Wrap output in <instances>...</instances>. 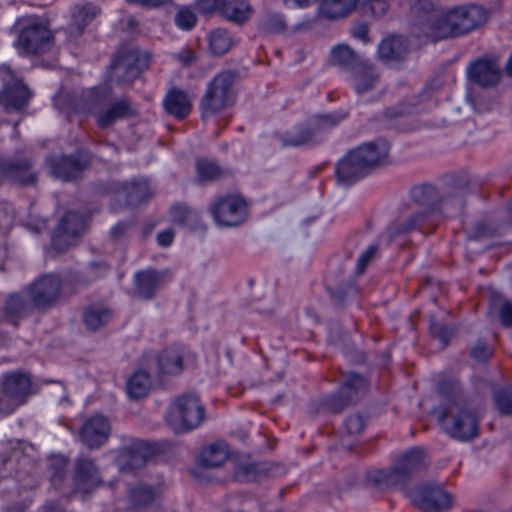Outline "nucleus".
<instances>
[{
	"mask_svg": "<svg viewBox=\"0 0 512 512\" xmlns=\"http://www.w3.org/2000/svg\"><path fill=\"white\" fill-rule=\"evenodd\" d=\"M389 151L390 145L383 139L366 142L349 150L336 164L335 176L338 183L350 186L385 166Z\"/></svg>",
	"mask_w": 512,
	"mask_h": 512,
	"instance_id": "nucleus-1",
	"label": "nucleus"
},
{
	"mask_svg": "<svg viewBox=\"0 0 512 512\" xmlns=\"http://www.w3.org/2000/svg\"><path fill=\"white\" fill-rule=\"evenodd\" d=\"M345 118L346 114L336 112L315 114L296 125L292 131L275 133V137L284 148L317 145L321 143L324 134Z\"/></svg>",
	"mask_w": 512,
	"mask_h": 512,
	"instance_id": "nucleus-2",
	"label": "nucleus"
},
{
	"mask_svg": "<svg viewBox=\"0 0 512 512\" xmlns=\"http://www.w3.org/2000/svg\"><path fill=\"white\" fill-rule=\"evenodd\" d=\"M409 194L412 202L422 207L424 211L414 213L407 219H397L392 222L386 230L389 243L413 230H422L430 212L441 202L445 201V198L441 197L438 190L428 183L412 187Z\"/></svg>",
	"mask_w": 512,
	"mask_h": 512,
	"instance_id": "nucleus-3",
	"label": "nucleus"
},
{
	"mask_svg": "<svg viewBox=\"0 0 512 512\" xmlns=\"http://www.w3.org/2000/svg\"><path fill=\"white\" fill-rule=\"evenodd\" d=\"M424 450L413 447L401 455L389 470H377L367 476L368 483L379 490L404 487L410 477L424 468Z\"/></svg>",
	"mask_w": 512,
	"mask_h": 512,
	"instance_id": "nucleus-4",
	"label": "nucleus"
},
{
	"mask_svg": "<svg viewBox=\"0 0 512 512\" xmlns=\"http://www.w3.org/2000/svg\"><path fill=\"white\" fill-rule=\"evenodd\" d=\"M236 79L237 72L232 70L221 71L212 78L199 103L203 119L215 116L234 105Z\"/></svg>",
	"mask_w": 512,
	"mask_h": 512,
	"instance_id": "nucleus-5",
	"label": "nucleus"
},
{
	"mask_svg": "<svg viewBox=\"0 0 512 512\" xmlns=\"http://www.w3.org/2000/svg\"><path fill=\"white\" fill-rule=\"evenodd\" d=\"M205 419V406L193 394H182L169 405L165 414L167 425L176 433H188L198 428Z\"/></svg>",
	"mask_w": 512,
	"mask_h": 512,
	"instance_id": "nucleus-6",
	"label": "nucleus"
},
{
	"mask_svg": "<svg viewBox=\"0 0 512 512\" xmlns=\"http://www.w3.org/2000/svg\"><path fill=\"white\" fill-rule=\"evenodd\" d=\"M150 55L138 48L121 46L112 56L108 71L118 86H130L149 68Z\"/></svg>",
	"mask_w": 512,
	"mask_h": 512,
	"instance_id": "nucleus-7",
	"label": "nucleus"
},
{
	"mask_svg": "<svg viewBox=\"0 0 512 512\" xmlns=\"http://www.w3.org/2000/svg\"><path fill=\"white\" fill-rule=\"evenodd\" d=\"M438 420L447 435L461 442L472 441L480 434V416L469 403L448 411H440Z\"/></svg>",
	"mask_w": 512,
	"mask_h": 512,
	"instance_id": "nucleus-8",
	"label": "nucleus"
},
{
	"mask_svg": "<svg viewBox=\"0 0 512 512\" xmlns=\"http://www.w3.org/2000/svg\"><path fill=\"white\" fill-rule=\"evenodd\" d=\"M208 212L218 226L236 227L247 220L249 204L240 193L217 195L209 203Z\"/></svg>",
	"mask_w": 512,
	"mask_h": 512,
	"instance_id": "nucleus-9",
	"label": "nucleus"
},
{
	"mask_svg": "<svg viewBox=\"0 0 512 512\" xmlns=\"http://www.w3.org/2000/svg\"><path fill=\"white\" fill-rule=\"evenodd\" d=\"M33 310L47 312L56 307L65 295L63 279L56 273L37 277L26 288Z\"/></svg>",
	"mask_w": 512,
	"mask_h": 512,
	"instance_id": "nucleus-10",
	"label": "nucleus"
},
{
	"mask_svg": "<svg viewBox=\"0 0 512 512\" xmlns=\"http://www.w3.org/2000/svg\"><path fill=\"white\" fill-rule=\"evenodd\" d=\"M35 393L29 374L20 371L4 374L0 380V413H12Z\"/></svg>",
	"mask_w": 512,
	"mask_h": 512,
	"instance_id": "nucleus-11",
	"label": "nucleus"
},
{
	"mask_svg": "<svg viewBox=\"0 0 512 512\" xmlns=\"http://www.w3.org/2000/svg\"><path fill=\"white\" fill-rule=\"evenodd\" d=\"M406 494L421 512H443L453 506V495L437 483H420L409 489Z\"/></svg>",
	"mask_w": 512,
	"mask_h": 512,
	"instance_id": "nucleus-12",
	"label": "nucleus"
},
{
	"mask_svg": "<svg viewBox=\"0 0 512 512\" xmlns=\"http://www.w3.org/2000/svg\"><path fill=\"white\" fill-rule=\"evenodd\" d=\"M13 30L18 33L16 45L25 54L39 55L49 50L52 35L43 24L21 18L14 24Z\"/></svg>",
	"mask_w": 512,
	"mask_h": 512,
	"instance_id": "nucleus-13",
	"label": "nucleus"
},
{
	"mask_svg": "<svg viewBox=\"0 0 512 512\" xmlns=\"http://www.w3.org/2000/svg\"><path fill=\"white\" fill-rule=\"evenodd\" d=\"M186 349L180 345H171L157 354H144L143 365L152 370L159 380L166 376L175 377L184 370Z\"/></svg>",
	"mask_w": 512,
	"mask_h": 512,
	"instance_id": "nucleus-14",
	"label": "nucleus"
},
{
	"mask_svg": "<svg viewBox=\"0 0 512 512\" xmlns=\"http://www.w3.org/2000/svg\"><path fill=\"white\" fill-rule=\"evenodd\" d=\"M92 155L85 150H78L71 155L51 157L47 160L51 174L62 181H73L91 164Z\"/></svg>",
	"mask_w": 512,
	"mask_h": 512,
	"instance_id": "nucleus-15",
	"label": "nucleus"
},
{
	"mask_svg": "<svg viewBox=\"0 0 512 512\" xmlns=\"http://www.w3.org/2000/svg\"><path fill=\"white\" fill-rule=\"evenodd\" d=\"M33 163L26 156L5 159L0 157V179L22 186L34 185L37 175L32 171Z\"/></svg>",
	"mask_w": 512,
	"mask_h": 512,
	"instance_id": "nucleus-16",
	"label": "nucleus"
},
{
	"mask_svg": "<svg viewBox=\"0 0 512 512\" xmlns=\"http://www.w3.org/2000/svg\"><path fill=\"white\" fill-rule=\"evenodd\" d=\"M84 229V219L77 212L68 211L64 214L54 230L52 245L58 251H66L73 245L75 238Z\"/></svg>",
	"mask_w": 512,
	"mask_h": 512,
	"instance_id": "nucleus-17",
	"label": "nucleus"
},
{
	"mask_svg": "<svg viewBox=\"0 0 512 512\" xmlns=\"http://www.w3.org/2000/svg\"><path fill=\"white\" fill-rule=\"evenodd\" d=\"M111 433V424L104 415H94L86 419L79 430L80 441L89 449L104 445Z\"/></svg>",
	"mask_w": 512,
	"mask_h": 512,
	"instance_id": "nucleus-18",
	"label": "nucleus"
},
{
	"mask_svg": "<svg viewBox=\"0 0 512 512\" xmlns=\"http://www.w3.org/2000/svg\"><path fill=\"white\" fill-rule=\"evenodd\" d=\"M139 115L133 100L129 96L114 99L109 106L96 114V124L100 129H106L116 122L136 118Z\"/></svg>",
	"mask_w": 512,
	"mask_h": 512,
	"instance_id": "nucleus-19",
	"label": "nucleus"
},
{
	"mask_svg": "<svg viewBox=\"0 0 512 512\" xmlns=\"http://www.w3.org/2000/svg\"><path fill=\"white\" fill-rule=\"evenodd\" d=\"M455 26L456 35L462 36L483 26L489 17V12L479 5H467L457 7L451 10Z\"/></svg>",
	"mask_w": 512,
	"mask_h": 512,
	"instance_id": "nucleus-20",
	"label": "nucleus"
},
{
	"mask_svg": "<svg viewBox=\"0 0 512 512\" xmlns=\"http://www.w3.org/2000/svg\"><path fill=\"white\" fill-rule=\"evenodd\" d=\"M73 478L75 488L85 494L90 493L103 483L95 460L87 456L76 458Z\"/></svg>",
	"mask_w": 512,
	"mask_h": 512,
	"instance_id": "nucleus-21",
	"label": "nucleus"
},
{
	"mask_svg": "<svg viewBox=\"0 0 512 512\" xmlns=\"http://www.w3.org/2000/svg\"><path fill=\"white\" fill-rule=\"evenodd\" d=\"M467 75L474 84L482 88H491L499 83L501 70L495 60L480 58L468 66Z\"/></svg>",
	"mask_w": 512,
	"mask_h": 512,
	"instance_id": "nucleus-22",
	"label": "nucleus"
},
{
	"mask_svg": "<svg viewBox=\"0 0 512 512\" xmlns=\"http://www.w3.org/2000/svg\"><path fill=\"white\" fill-rule=\"evenodd\" d=\"M31 97L28 87L20 80L4 85L0 91V105L6 110H22L26 108Z\"/></svg>",
	"mask_w": 512,
	"mask_h": 512,
	"instance_id": "nucleus-23",
	"label": "nucleus"
},
{
	"mask_svg": "<svg viewBox=\"0 0 512 512\" xmlns=\"http://www.w3.org/2000/svg\"><path fill=\"white\" fill-rule=\"evenodd\" d=\"M196 182L199 185H207L222 179L232 177L233 172L224 168L213 159L201 157L195 161Z\"/></svg>",
	"mask_w": 512,
	"mask_h": 512,
	"instance_id": "nucleus-24",
	"label": "nucleus"
},
{
	"mask_svg": "<svg viewBox=\"0 0 512 512\" xmlns=\"http://www.w3.org/2000/svg\"><path fill=\"white\" fill-rule=\"evenodd\" d=\"M164 274L155 269L141 270L134 275L135 295L144 300L155 297L158 288L163 283Z\"/></svg>",
	"mask_w": 512,
	"mask_h": 512,
	"instance_id": "nucleus-25",
	"label": "nucleus"
},
{
	"mask_svg": "<svg viewBox=\"0 0 512 512\" xmlns=\"http://www.w3.org/2000/svg\"><path fill=\"white\" fill-rule=\"evenodd\" d=\"M148 447L144 441H134L121 450L119 456L122 471L134 472L146 465Z\"/></svg>",
	"mask_w": 512,
	"mask_h": 512,
	"instance_id": "nucleus-26",
	"label": "nucleus"
},
{
	"mask_svg": "<svg viewBox=\"0 0 512 512\" xmlns=\"http://www.w3.org/2000/svg\"><path fill=\"white\" fill-rule=\"evenodd\" d=\"M437 391L445 400L440 411H448L468 404L463 395L461 384L456 378L443 377L437 384Z\"/></svg>",
	"mask_w": 512,
	"mask_h": 512,
	"instance_id": "nucleus-27",
	"label": "nucleus"
},
{
	"mask_svg": "<svg viewBox=\"0 0 512 512\" xmlns=\"http://www.w3.org/2000/svg\"><path fill=\"white\" fill-rule=\"evenodd\" d=\"M454 24L455 21L450 10L446 14L431 16L424 26V31L433 41L449 37H458Z\"/></svg>",
	"mask_w": 512,
	"mask_h": 512,
	"instance_id": "nucleus-28",
	"label": "nucleus"
},
{
	"mask_svg": "<svg viewBox=\"0 0 512 512\" xmlns=\"http://www.w3.org/2000/svg\"><path fill=\"white\" fill-rule=\"evenodd\" d=\"M163 107L167 114L178 120L185 119L191 112V103L187 93L180 88H171L163 99Z\"/></svg>",
	"mask_w": 512,
	"mask_h": 512,
	"instance_id": "nucleus-29",
	"label": "nucleus"
},
{
	"mask_svg": "<svg viewBox=\"0 0 512 512\" xmlns=\"http://www.w3.org/2000/svg\"><path fill=\"white\" fill-rule=\"evenodd\" d=\"M114 311L103 303H92L84 307L82 320L87 330L97 331L107 325L113 318Z\"/></svg>",
	"mask_w": 512,
	"mask_h": 512,
	"instance_id": "nucleus-30",
	"label": "nucleus"
},
{
	"mask_svg": "<svg viewBox=\"0 0 512 512\" xmlns=\"http://www.w3.org/2000/svg\"><path fill=\"white\" fill-rule=\"evenodd\" d=\"M350 77L353 87L359 95L372 90L380 79L379 73L368 60H364L359 66L351 71Z\"/></svg>",
	"mask_w": 512,
	"mask_h": 512,
	"instance_id": "nucleus-31",
	"label": "nucleus"
},
{
	"mask_svg": "<svg viewBox=\"0 0 512 512\" xmlns=\"http://www.w3.org/2000/svg\"><path fill=\"white\" fill-rule=\"evenodd\" d=\"M253 14V8L246 0H225L221 16L237 25L248 22Z\"/></svg>",
	"mask_w": 512,
	"mask_h": 512,
	"instance_id": "nucleus-32",
	"label": "nucleus"
},
{
	"mask_svg": "<svg viewBox=\"0 0 512 512\" xmlns=\"http://www.w3.org/2000/svg\"><path fill=\"white\" fill-rule=\"evenodd\" d=\"M229 457L228 445L224 442H215L202 449L198 462L205 468L220 467Z\"/></svg>",
	"mask_w": 512,
	"mask_h": 512,
	"instance_id": "nucleus-33",
	"label": "nucleus"
},
{
	"mask_svg": "<svg viewBox=\"0 0 512 512\" xmlns=\"http://www.w3.org/2000/svg\"><path fill=\"white\" fill-rule=\"evenodd\" d=\"M356 0H322L319 14L329 20L344 18L356 10Z\"/></svg>",
	"mask_w": 512,
	"mask_h": 512,
	"instance_id": "nucleus-34",
	"label": "nucleus"
},
{
	"mask_svg": "<svg viewBox=\"0 0 512 512\" xmlns=\"http://www.w3.org/2000/svg\"><path fill=\"white\" fill-rule=\"evenodd\" d=\"M370 381L364 375L356 372H346L343 374L341 388L353 402H356L369 389Z\"/></svg>",
	"mask_w": 512,
	"mask_h": 512,
	"instance_id": "nucleus-35",
	"label": "nucleus"
},
{
	"mask_svg": "<svg viewBox=\"0 0 512 512\" xmlns=\"http://www.w3.org/2000/svg\"><path fill=\"white\" fill-rule=\"evenodd\" d=\"M157 496L155 488L144 484L130 488L127 495L131 508L136 511L152 506Z\"/></svg>",
	"mask_w": 512,
	"mask_h": 512,
	"instance_id": "nucleus-36",
	"label": "nucleus"
},
{
	"mask_svg": "<svg viewBox=\"0 0 512 512\" xmlns=\"http://www.w3.org/2000/svg\"><path fill=\"white\" fill-rule=\"evenodd\" d=\"M32 309L31 302L28 303L23 296L16 293L8 295L4 303V313L14 326H17L19 320L26 317Z\"/></svg>",
	"mask_w": 512,
	"mask_h": 512,
	"instance_id": "nucleus-37",
	"label": "nucleus"
},
{
	"mask_svg": "<svg viewBox=\"0 0 512 512\" xmlns=\"http://www.w3.org/2000/svg\"><path fill=\"white\" fill-rule=\"evenodd\" d=\"M208 45L214 56H223L236 45V40L228 30L216 28L208 36Z\"/></svg>",
	"mask_w": 512,
	"mask_h": 512,
	"instance_id": "nucleus-38",
	"label": "nucleus"
},
{
	"mask_svg": "<svg viewBox=\"0 0 512 512\" xmlns=\"http://www.w3.org/2000/svg\"><path fill=\"white\" fill-rule=\"evenodd\" d=\"M150 388V374L143 369L136 370L126 383L127 393L131 399H140L147 396Z\"/></svg>",
	"mask_w": 512,
	"mask_h": 512,
	"instance_id": "nucleus-39",
	"label": "nucleus"
},
{
	"mask_svg": "<svg viewBox=\"0 0 512 512\" xmlns=\"http://www.w3.org/2000/svg\"><path fill=\"white\" fill-rule=\"evenodd\" d=\"M332 61L349 73L365 59L355 53L348 45H338L332 50Z\"/></svg>",
	"mask_w": 512,
	"mask_h": 512,
	"instance_id": "nucleus-40",
	"label": "nucleus"
},
{
	"mask_svg": "<svg viewBox=\"0 0 512 512\" xmlns=\"http://www.w3.org/2000/svg\"><path fill=\"white\" fill-rule=\"evenodd\" d=\"M406 54V48L400 37L392 36L384 39L378 47V55L383 60H401Z\"/></svg>",
	"mask_w": 512,
	"mask_h": 512,
	"instance_id": "nucleus-41",
	"label": "nucleus"
},
{
	"mask_svg": "<svg viewBox=\"0 0 512 512\" xmlns=\"http://www.w3.org/2000/svg\"><path fill=\"white\" fill-rule=\"evenodd\" d=\"M118 197L124 198L126 205L136 206L147 199V186L139 182L126 183L118 191Z\"/></svg>",
	"mask_w": 512,
	"mask_h": 512,
	"instance_id": "nucleus-42",
	"label": "nucleus"
},
{
	"mask_svg": "<svg viewBox=\"0 0 512 512\" xmlns=\"http://www.w3.org/2000/svg\"><path fill=\"white\" fill-rule=\"evenodd\" d=\"M101 12L100 7L92 4L85 3L83 5H76L73 10V23L78 29V33L82 34L85 27L94 20Z\"/></svg>",
	"mask_w": 512,
	"mask_h": 512,
	"instance_id": "nucleus-43",
	"label": "nucleus"
},
{
	"mask_svg": "<svg viewBox=\"0 0 512 512\" xmlns=\"http://www.w3.org/2000/svg\"><path fill=\"white\" fill-rule=\"evenodd\" d=\"M287 29L284 16L280 13H269L259 22V30L266 34H280Z\"/></svg>",
	"mask_w": 512,
	"mask_h": 512,
	"instance_id": "nucleus-44",
	"label": "nucleus"
},
{
	"mask_svg": "<svg viewBox=\"0 0 512 512\" xmlns=\"http://www.w3.org/2000/svg\"><path fill=\"white\" fill-rule=\"evenodd\" d=\"M357 8L363 16L380 18L387 12L389 5L385 0H356Z\"/></svg>",
	"mask_w": 512,
	"mask_h": 512,
	"instance_id": "nucleus-45",
	"label": "nucleus"
},
{
	"mask_svg": "<svg viewBox=\"0 0 512 512\" xmlns=\"http://www.w3.org/2000/svg\"><path fill=\"white\" fill-rule=\"evenodd\" d=\"M352 403L354 402L345 393H343L342 388H340L339 393L325 396L321 400L323 408L331 413H340Z\"/></svg>",
	"mask_w": 512,
	"mask_h": 512,
	"instance_id": "nucleus-46",
	"label": "nucleus"
},
{
	"mask_svg": "<svg viewBox=\"0 0 512 512\" xmlns=\"http://www.w3.org/2000/svg\"><path fill=\"white\" fill-rule=\"evenodd\" d=\"M68 459L63 456H53L49 462L50 478L55 487L64 480L67 473Z\"/></svg>",
	"mask_w": 512,
	"mask_h": 512,
	"instance_id": "nucleus-47",
	"label": "nucleus"
},
{
	"mask_svg": "<svg viewBox=\"0 0 512 512\" xmlns=\"http://www.w3.org/2000/svg\"><path fill=\"white\" fill-rule=\"evenodd\" d=\"M494 402L497 410L502 415H512V386L496 391Z\"/></svg>",
	"mask_w": 512,
	"mask_h": 512,
	"instance_id": "nucleus-48",
	"label": "nucleus"
},
{
	"mask_svg": "<svg viewBox=\"0 0 512 512\" xmlns=\"http://www.w3.org/2000/svg\"><path fill=\"white\" fill-rule=\"evenodd\" d=\"M174 22L182 30L190 31L197 24V16L190 7H180L175 14Z\"/></svg>",
	"mask_w": 512,
	"mask_h": 512,
	"instance_id": "nucleus-49",
	"label": "nucleus"
},
{
	"mask_svg": "<svg viewBox=\"0 0 512 512\" xmlns=\"http://www.w3.org/2000/svg\"><path fill=\"white\" fill-rule=\"evenodd\" d=\"M196 215V212L186 204H176L170 209L171 219L173 223L178 225H185L193 220Z\"/></svg>",
	"mask_w": 512,
	"mask_h": 512,
	"instance_id": "nucleus-50",
	"label": "nucleus"
},
{
	"mask_svg": "<svg viewBox=\"0 0 512 512\" xmlns=\"http://www.w3.org/2000/svg\"><path fill=\"white\" fill-rule=\"evenodd\" d=\"M91 282L92 279H90L89 275L74 271L68 272L65 280H63L64 287L69 286L71 288L68 296L76 293L79 288L85 287Z\"/></svg>",
	"mask_w": 512,
	"mask_h": 512,
	"instance_id": "nucleus-51",
	"label": "nucleus"
},
{
	"mask_svg": "<svg viewBox=\"0 0 512 512\" xmlns=\"http://www.w3.org/2000/svg\"><path fill=\"white\" fill-rule=\"evenodd\" d=\"M430 333L434 338L438 339L443 346H447L454 331L451 327L432 319L430 321Z\"/></svg>",
	"mask_w": 512,
	"mask_h": 512,
	"instance_id": "nucleus-52",
	"label": "nucleus"
},
{
	"mask_svg": "<svg viewBox=\"0 0 512 512\" xmlns=\"http://www.w3.org/2000/svg\"><path fill=\"white\" fill-rule=\"evenodd\" d=\"M225 0H196L195 9L198 13L206 16L221 14Z\"/></svg>",
	"mask_w": 512,
	"mask_h": 512,
	"instance_id": "nucleus-53",
	"label": "nucleus"
},
{
	"mask_svg": "<svg viewBox=\"0 0 512 512\" xmlns=\"http://www.w3.org/2000/svg\"><path fill=\"white\" fill-rule=\"evenodd\" d=\"M379 243H373L363 251L357 261V270L359 273H363L367 266L378 256Z\"/></svg>",
	"mask_w": 512,
	"mask_h": 512,
	"instance_id": "nucleus-54",
	"label": "nucleus"
},
{
	"mask_svg": "<svg viewBox=\"0 0 512 512\" xmlns=\"http://www.w3.org/2000/svg\"><path fill=\"white\" fill-rule=\"evenodd\" d=\"M344 430L349 435H359L365 427V420L360 414H352L344 421Z\"/></svg>",
	"mask_w": 512,
	"mask_h": 512,
	"instance_id": "nucleus-55",
	"label": "nucleus"
},
{
	"mask_svg": "<svg viewBox=\"0 0 512 512\" xmlns=\"http://www.w3.org/2000/svg\"><path fill=\"white\" fill-rule=\"evenodd\" d=\"M135 225V220H122L117 222L111 229H110V238L117 242L122 239H124L127 235L129 230Z\"/></svg>",
	"mask_w": 512,
	"mask_h": 512,
	"instance_id": "nucleus-56",
	"label": "nucleus"
},
{
	"mask_svg": "<svg viewBox=\"0 0 512 512\" xmlns=\"http://www.w3.org/2000/svg\"><path fill=\"white\" fill-rule=\"evenodd\" d=\"M256 475V468L252 464L240 465L235 473L234 478L239 482H248L254 479Z\"/></svg>",
	"mask_w": 512,
	"mask_h": 512,
	"instance_id": "nucleus-57",
	"label": "nucleus"
},
{
	"mask_svg": "<svg viewBox=\"0 0 512 512\" xmlns=\"http://www.w3.org/2000/svg\"><path fill=\"white\" fill-rule=\"evenodd\" d=\"M470 354L475 360L484 362V361H487L491 357L492 350L486 343L478 342L471 349Z\"/></svg>",
	"mask_w": 512,
	"mask_h": 512,
	"instance_id": "nucleus-58",
	"label": "nucleus"
},
{
	"mask_svg": "<svg viewBox=\"0 0 512 512\" xmlns=\"http://www.w3.org/2000/svg\"><path fill=\"white\" fill-rule=\"evenodd\" d=\"M499 318L504 327L512 328V302L505 301L499 309Z\"/></svg>",
	"mask_w": 512,
	"mask_h": 512,
	"instance_id": "nucleus-59",
	"label": "nucleus"
},
{
	"mask_svg": "<svg viewBox=\"0 0 512 512\" xmlns=\"http://www.w3.org/2000/svg\"><path fill=\"white\" fill-rule=\"evenodd\" d=\"M109 265L106 262H91L89 263L88 269H89V277L90 279L95 280L99 278L103 273L107 272L109 270Z\"/></svg>",
	"mask_w": 512,
	"mask_h": 512,
	"instance_id": "nucleus-60",
	"label": "nucleus"
},
{
	"mask_svg": "<svg viewBox=\"0 0 512 512\" xmlns=\"http://www.w3.org/2000/svg\"><path fill=\"white\" fill-rule=\"evenodd\" d=\"M352 35L365 43L370 41L369 27L364 22H359L354 25V27L352 28Z\"/></svg>",
	"mask_w": 512,
	"mask_h": 512,
	"instance_id": "nucleus-61",
	"label": "nucleus"
},
{
	"mask_svg": "<svg viewBox=\"0 0 512 512\" xmlns=\"http://www.w3.org/2000/svg\"><path fill=\"white\" fill-rule=\"evenodd\" d=\"M177 59L184 67H189L196 61V55L191 49H183L177 54Z\"/></svg>",
	"mask_w": 512,
	"mask_h": 512,
	"instance_id": "nucleus-62",
	"label": "nucleus"
},
{
	"mask_svg": "<svg viewBox=\"0 0 512 512\" xmlns=\"http://www.w3.org/2000/svg\"><path fill=\"white\" fill-rule=\"evenodd\" d=\"M174 239V231L172 229H166L158 233L157 243L161 247H168L172 244Z\"/></svg>",
	"mask_w": 512,
	"mask_h": 512,
	"instance_id": "nucleus-63",
	"label": "nucleus"
},
{
	"mask_svg": "<svg viewBox=\"0 0 512 512\" xmlns=\"http://www.w3.org/2000/svg\"><path fill=\"white\" fill-rule=\"evenodd\" d=\"M330 297L335 306L341 308L343 307L346 300V292L343 288H337L335 290H329Z\"/></svg>",
	"mask_w": 512,
	"mask_h": 512,
	"instance_id": "nucleus-64",
	"label": "nucleus"
}]
</instances>
